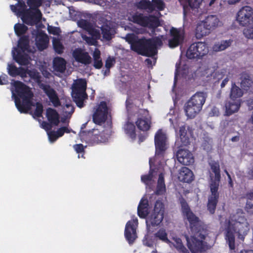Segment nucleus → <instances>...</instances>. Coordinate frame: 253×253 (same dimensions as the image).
<instances>
[{
  "instance_id": "4d7b16f0",
  "label": "nucleus",
  "mask_w": 253,
  "mask_h": 253,
  "mask_svg": "<svg viewBox=\"0 0 253 253\" xmlns=\"http://www.w3.org/2000/svg\"><path fill=\"white\" fill-rule=\"evenodd\" d=\"M74 148L78 153H82L84 149L83 145L81 144L75 145Z\"/></svg>"
},
{
  "instance_id": "c03bdc74",
  "label": "nucleus",
  "mask_w": 253,
  "mask_h": 253,
  "mask_svg": "<svg viewBox=\"0 0 253 253\" xmlns=\"http://www.w3.org/2000/svg\"><path fill=\"white\" fill-rule=\"evenodd\" d=\"M154 171L150 170V172L147 175H144L141 176V181L144 183L147 186L150 185L153 182V178L154 175L153 174Z\"/></svg>"
},
{
  "instance_id": "bf43d9fd",
  "label": "nucleus",
  "mask_w": 253,
  "mask_h": 253,
  "mask_svg": "<svg viewBox=\"0 0 253 253\" xmlns=\"http://www.w3.org/2000/svg\"><path fill=\"white\" fill-rule=\"evenodd\" d=\"M7 76L4 75H1L0 76V84H7L8 81L6 80Z\"/></svg>"
},
{
  "instance_id": "b1692460",
  "label": "nucleus",
  "mask_w": 253,
  "mask_h": 253,
  "mask_svg": "<svg viewBox=\"0 0 253 253\" xmlns=\"http://www.w3.org/2000/svg\"><path fill=\"white\" fill-rule=\"evenodd\" d=\"M241 104V100H231L226 102L225 104V115L230 116L237 112L240 108Z\"/></svg>"
},
{
  "instance_id": "4c0bfd02",
  "label": "nucleus",
  "mask_w": 253,
  "mask_h": 253,
  "mask_svg": "<svg viewBox=\"0 0 253 253\" xmlns=\"http://www.w3.org/2000/svg\"><path fill=\"white\" fill-rule=\"evenodd\" d=\"M199 71L202 76L209 78L213 75L214 69L209 65L203 64L200 67Z\"/></svg>"
},
{
  "instance_id": "864d4df0",
  "label": "nucleus",
  "mask_w": 253,
  "mask_h": 253,
  "mask_svg": "<svg viewBox=\"0 0 253 253\" xmlns=\"http://www.w3.org/2000/svg\"><path fill=\"white\" fill-rule=\"evenodd\" d=\"M48 31L49 33L58 35L60 33V30L59 28L48 26L47 27Z\"/></svg>"
},
{
  "instance_id": "f8f14e48",
  "label": "nucleus",
  "mask_w": 253,
  "mask_h": 253,
  "mask_svg": "<svg viewBox=\"0 0 253 253\" xmlns=\"http://www.w3.org/2000/svg\"><path fill=\"white\" fill-rule=\"evenodd\" d=\"M129 21L137 23L143 27L155 28L160 25V22L157 17L153 16H145L142 14L135 13L128 17Z\"/></svg>"
},
{
  "instance_id": "9b49d317",
  "label": "nucleus",
  "mask_w": 253,
  "mask_h": 253,
  "mask_svg": "<svg viewBox=\"0 0 253 253\" xmlns=\"http://www.w3.org/2000/svg\"><path fill=\"white\" fill-rule=\"evenodd\" d=\"M78 25L81 28L87 31L88 34L92 36V37H90L82 35V37L83 40L89 45H95L97 42L96 39L99 38L100 36V30L92 27L86 20L83 19L79 20L78 22Z\"/></svg>"
},
{
  "instance_id": "0eeeda50",
  "label": "nucleus",
  "mask_w": 253,
  "mask_h": 253,
  "mask_svg": "<svg viewBox=\"0 0 253 253\" xmlns=\"http://www.w3.org/2000/svg\"><path fill=\"white\" fill-rule=\"evenodd\" d=\"M211 168L214 174V176L211 174V182L210 183V190L211 194L208 200V208L211 213H213L218 201L219 196L217 192L219 183L220 178L219 165L218 163L213 162L210 163Z\"/></svg>"
},
{
  "instance_id": "ddd939ff",
  "label": "nucleus",
  "mask_w": 253,
  "mask_h": 253,
  "mask_svg": "<svg viewBox=\"0 0 253 253\" xmlns=\"http://www.w3.org/2000/svg\"><path fill=\"white\" fill-rule=\"evenodd\" d=\"M110 116V108L106 102H101L96 105L93 114V121L94 123L101 125Z\"/></svg>"
},
{
  "instance_id": "6e6d98bb",
  "label": "nucleus",
  "mask_w": 253,
  "mask_h": 253,
  "mask_svg": "<svg viewBox=\"0 0 253 253\" xmlns=\"http://www.w3.org/2000/svg\"><path fill=\"white\" fill-rule=\"evenodd\" d=\"M106 0H89L90 2L103 6L105 5Z\"/></svg>"
},
{
  "instance_id": "680f3d73",
  "label": "nucleus",
  "mask_w": 253,
  "mask_h": 253,
  "mask_svg": "<svg viewBox=\"0 0 253 253\" xmlns=\"http://www.w3.org/2000/svg\"><path fill=\"white\" fill-rule=\"evenodd\" d=\"M93 59L100 58V52L96 48L93 51Z\"/></svg>"
},
{
  "instance_id": "c9c22d12",
  "label": "nucleus",
  "mask_w": 253,
  "mask_h": 253,
  "mask_svg": "<svg viewBox=\"0 0 253 253\" xmlns=\"http://www.w3.org/2000/svg\"><path fill=\"white\" fill-rule=\"evenodd\" d=\"M171 244V248H175L180 253H189L186 249L184 247L181 240L177 237H173L172 241H170Z\"/></svg>"
},
{
  "instance_id": "603ef678",
  "label": "nucleus",
  "mask_w": 253,
  "mask_h": 253,
  "mask_svg": "<svg viewBox=\"0 0 253 253\" xmlns=\"http://www.w3.org/2000/svg\"><path fill=\"white\" fill-rule=\"evenodd\" d=\"M43 111V107L42 104L37 103L36 105V109L34 112V115L37 117H40L42 115Z\"/></svg>"
},
{
  "instance_id": "aec40b11",
  "label": "nucleus",
  "mask_w": 253,
  "mask_h": 253,
  "mask_svg": "<svg viewBox=\"0 0 253 253\" xmlns=\"http://www.w3.org/2000/svg\"><path fill=\"white\" fill-rule=\"evenodd\" d=\"M178 161L185 165H189L194 163L193 155L187 150L180 149L177 153Z\"/></svg>"
},
{
  "instance_id": "a211bd4d",
  "label": "nucleus",
  "mask_w": 253,
  "mask_h": 253,
  "mask_svg": "<svg viewBox=\"0 0 253 253\" xmlns=\"http://www.w3.org/2000/svg\"><path fill=\"white\" fill-rule=\"evenodd\" d=\"M137 224V219L135 218L128 221L126 224L125 234L129 244L133 243L137 238L136 230Z\"/></svg>"
},
{
  "instance_id": "423d86ee",
  "label": "nucleus",
  "mask_w": 253,
  "mask_h": 253,
  "mask_svg": "<svg viewBox=\"0 0 253 253\" xmlns=\"http://www.w3.org/2000/svg\"><path fill=\"white\" fill-rule=\"evenodd\" d=\"M27 4L32 10L26 9V5L23 2L19 1V9L16 15L21 17L22 21L27 24L34 25L40 22L42 13L37 8L42 4L41 0H28Z\"/></svg>"
},
{
  "instance_id": "72a5a7b5",
  "label": "nucleus",
  "mask_w": 253,
  "mask_h": 253,
  "mask_svg": "<svg viewBox=\"0 0 253 253\" xmlns=\"http://www.w3.org/2000/svg\"><path fill=\"white\" fill-rule=\"evenodd\" d=\"M138 214L142 218H145L148 213V202L146 199L142 198L138 207Z\"/></svg>"
},
{
  "instance_id": "e433bc0d",
  "label": "nucleus",
  "mask_w": 253,
  "mask_h": 253,
  "mask_svg": "<svg viewBox=\"0 0 253 253\" xmlns=\"http://www.w3.org/2000/svg\"><path fill=\"white\" fill-rule=\"evenodd\" d=\"M180 66V67H178L177 64L176 65V72L174 77L175 82L177 80L178 76L181 75L182 77H186L189 73V68L187 65L182 64L181 62Z\"/></svg>"
},
{
  "instance_id": "4468645a",
  "label": "nucleus",
  "mask_w": 253,
  "mask_h": 253,
  "mask_svg": "<svg viewBox=\"0 0 253 253\" xmlns=\"http://www.w3.org/2000/svg\"><path fill=\"white\" fill-rule=\"evenodd\" d=\"M236 20L242 26L253 24V8L250 6L242 7L237 13Z\"/></svg>"
},
{
  "instance_id": "7c9ffc66",
  "label": "nucleus",
  "mask_w": 253,
  "mask_h": 253,
  "mask_svg": "<svg viewBox=\"0 0 253 253\" xmlns=\"http://www.w3.org/2000/svg\"><path fill=\"white\" fill-rule=\"evenodd\" d=\"M46 116L50 123L55 126L58 125L59 122V115L55 109L47 108L46 111Z\"/></svg>"
},
{
  "instance_id": "774afa93",
  "label": "nucleus",
  "mask_w": 253,
  "mask_h": 253,
  "mask_svg": "<svg viewBox=\"0 0 253 253\" xmlns=\"http://www.w3.org/2000/svg\"><path fill=\"white\" fill-rule=\"evenodd\" d=\"M248 105L250 109H253V98L248 101Z\"/></svg>"
},
{
  "instance_id": "a878e982",
  "label": "nucleus",
  "mask_w": 253,
  "mask_h": 253,
  "mask_svg": "<svg viewBox=\"0 0 253 253\" xmlns=\"http://www.w3.org/2000/svg\"><path fill=\"white\" fill-rule=\"evenodd\" d=\"M111 126L109 125L107 129L101 132H98V128L94 129L93 131V139L97 142H105L107 140L110 134Z\"/></svg>"
},
{
  "instance_id": "f3484780",
  "label": "nucleus",
  "mask_w": 253,
  "mask_h": 253,
  "mask_svg": "<svg viewBox=\"0 0 253 253\" xmlns=\"http://www.w3.org/2000/svg\"><path fill=\"white\" fill-rule=\"evenodd\" d=\"M184 33L182 29L172 28L170 30L169 45L173 48L179 45L184 40Z\"/></svg>"
},
{
  "instance_id": "a18cd8bd",
  "label": "nucleus",
  "mask_w": 253,
  "mask_h": 253,
  "mask_svg": "<svg viewBox=\"0 0 253 253\" xmlns=\"http://www.w3.org/2000/svg\"><path fill=\"white\" fill-rule=\"evenodd\" d=\"M14 28L16 34L18 36L25 34L27 30V27L23 24H16Z\"/></svg>"
},
{
  "instance_id": "dca6fc26",
  "label": "nucleus",
  "mask_w": 253,
  "mask_h": 253,
  "mask_svg": "<svg viewBox=\"0 0 253 253\" xmlns=\"http://www.w3.org/2000/svg\"><path fill=\"white\" fill-rule=\"evenodd\" d=\"M164 206L162 202L157 201L154 212L147 219V223L151 224L152 226H156L160 224L164 218Z\"/></svg>"
},
{
  "instance_id": "1a4fd4ad",
  "label": "nucleus",
  "mask_w": 253,
  "mask_h": 253,
  "mask_svg": "<svg viewBox=\"0 0 253 253\" xmlns=\"http://www.w3.org/2000/svg\"><path fill=\"white\" fill-rule=\"evenodd\" d=\"M86 87V82L83 79L75 81L72 86V97L77 105L80 108L84 106V101L87 97L85 93Z\"/></svg>"
},
{
  "instance_id": "6ab92c4d",
  "label": "nucleus",
  "mask_w": 253,
  "mask_h": 253,
  "mask_svg": "<svg viewBox=\"0 0 253 253\" xmlns=\"http://www.w3.org/2000/svg\"><path fill=\"white\" fill-rule=\"evenodd\" d=\"M156 153L160 154L167 149V137L165 132L161 129L158 130L155 135Z\"/></svg>"
},
{
  "instance_id": "338daca9",
  "label": "nucleus",
  "mask_w": 253,
  "mask_h": 253,
  "mask_svg": "<svg viewBox=\"0 0 253 253\" xmlns=\"http://www.w3.org/2000/svg\"><path fill=\"white\" fill-rule=\"evenodd\" d=\"M229 81V78L228 77L225 78L222 82L221 84V87H224Z\"/></svg>"
},
{
  "instance_id": "3c124183",
  "label": "nucleus",
  "mask_w": 253,
  "mask_h": 253,
  "mask_svg": "<svg viewBox=\"0 0 253 253\" xmlns=\"http://www.w3.org/2000/svg\"><path fill=\"white\" fill-rule=\"evenodd\" d=\"M153 6H155L159 10H162L165 7V3L162 0H152Z\"/></svg>"
},
{
  "instance_id": "393cba45",
  "label": "nucleus",
  "mask_w": 253,
  "mask_h": 253,
  "mask_svg": "<svg viewBox=\"0 0 253 253\" xmlns=\"http://www.w3.org/2000/svg\"><path fill=\"white\" fill-rule=\"evenodd\" d=\"M203 21L211 32L222 24L217 16L214 15L207 16Z\"/></svg>"
},
{
  "instance_id": "f704fd0d",
  "label": "nucleus",
  "mask_w": 253,
  "mask_h": 253,
  "mask_svg": "<svg viewBox=\"0 0 253 253\" xmlns=\"http://www.w3.org/2000/svg\"><path fill=\"white\" fill-rule=\"evenodd\" d=\"M110 23L109 22H107L100 28L98 27L97 28L99 29H100L103 38L107 40H109L112 38V36L114 33V29L110 27Z\"/></svg>"
},
{
  "instance_id": "7ed1b4c3",
  "label": "nucleus",
  "mask_w": 253,
  "mask_h": 253,
  "mask_svg": "<svg viewBox=\"0 0 253 253\" xmlns=\"http://www.w3.org/2000/svg\"><path fill=\"white\" fill-rule=\"evenodd\" d=\"M125 39L134 51L143 55L152 56L156 54L157 47L162 44L165 38L161 36L153 39H138L134 34H129L126 36Z\"/></svg>"
},
{
  "instance_id": "5701e85b",
  "label": "nucleus",
  "mask_w": 253,
  "mask_h": 253,
  "mask_svg": "<svg viewBox=\"0 0 253 253\" xmlns=\"http://www.w3.org/2000/svg\"><path fill=\"white\" fill-rule=\"evenodd\" d=\"M53 69L55 74L59 76L64 73L66 69V61L61 57L54 58L53 60Z\"/></svg>"
},
{
  "instance_id": "0e129e2a",
  "label": "nucleus",
  "mask_w": 253,
  "mask_h": 253,
  "mask_svg": "<svg viewBox=\"0 0 253 253\" xmlns=\"http://www.w3.org/2000/svg\"><path fill=\"white\" fill-rule=\"evenodd\" d=\"M42 127L44 129L47 130L50 129V125L46 122H43L41 124Z\"/></svg>"
},
{
  "instance_id": "cd10ccee",
  "label": "nucleus",
  "mask_w": 253,
  "mask_h": 253,
  "mask_svg": "<svg viewBox=\"0 0 253 253\" xmlns=\"http://www.w3.org/2000/svg\"><path fill=\"white\" fill-rule=\"evenodd\" d=\"M191 135V132L188 128L186 129L185 126L180 127L179 129V140L181 144H180V145L186 146L189 144Z\"/></svg>"
},
{
  "instance_id": "9d476101",
  "label": "nucleus",
  "mask_w": 253,
  "mask_h": 253,
  "mask_svg": "<svg viewBox=\"0 0 253 253\" xmlns=\"http://www.w3.org/2000/svg\"><path fill=\"white\" fill-rule=\"evenodd\" d=\"M28 38L26 37H22L19 41L18 46L23 52V54H22L20 52L17 51L15 48L12 51L13 58L21 65H27L30 63L31 58L25 52L26 51H28Z\"/></svg>"
},
{
  "instance_id": "e2e57ef3",
  "label": "nucleus",
  "mask_w": 253,
  "mask_h": 253,
  "mask_svg": "<svg viewBox=\"0 0 253 253\" xmlns=\"http://www.w3.org/2000/svg\"><path fill=\"white\" fill-rule=\"evenodd\" d=\"M247 211L251 214L253 213V205L247 203L246 206Z\"/></svg>"
},
{
  "instance_id": "ea45409f",
  "label": "nucleus",
  "mask_w": 253,
  "mask_h": 253,
  "mask_svg": "<svg viewBox=\"0 0 253 253\" xmlns=\"http://www.w3.org/2000/svg\"><path fill=\"white\" fill-rule=\"evenodd\" d=\"M124 130L126 133L127 134L131 139H133L135 138V127L132 123L129 122L126 123L124 126Z\"/></svg>"
},
{
  "instance_id": "f257e3e1",
  "label": "nucleus",
  "mask_w": 253,
  "mask_h": 253,
  "mask_svg": "<svg viewBox=\"0 0 253 253\" xmlns=\"http://www.w3.org/2000/svg\"><path fill=\"white\" fill-rule=\"evenodd\" d=\"M183 215L189 222L192 234L190 238L186 237L187 246L192 253H201L205 249L203 240L205 238L207 231L205 226L191 211L184 200L180 201Z\"/></svg>"
},
{
  "instance_id": "69168bd1",
  "label": "nucleus",
  "mask_w": 253,
  "mask_h": 253,
  "mask_svg": "<svg viewBox=\"0 0 253 253\" xmlns=\"http://www.w3.org/2000/svg\"><path fill=\"white\" fill-rule=\"evenodd\" d=\"M241 0H225V1L228 4H235L239 3Z\"/></svg>"
},
{
  "instance_id": "5fc2aeb1",
  "label": "nucleus",
  "mask_w": 253,
  "mask_h": 253,
  "mask_svg": "<svg viewBox=\"0 0 253 253\" xmlns=\"http://www.w3.org/2000/svg\"><path fill=\"white\" fill-rule=\"evenodd\" d=\"M102 62L101 58L94 59V66L97 69H100L102 66Z\"/></svg>"
},
{
  "instance_id": "20e7f679",
  "label": "nucleus",
  "mask_w": 253,
  "mask_h": 253,
  "mask_svg": "<svg viewBox=\"0 0 253 253\" xmlns=\"http://www.w3.org/2000/svg\"><path fill=\"white\" fill-rule=\"evenodd\" d=\"M12 97L14 99L15 105L21 113H27L34 106L33 93L30 88L19 81L11 83Z\"/></svg>"
},
{
  "instance_id": "6e6552de",
  "label": "nucleus",
  "mask_w": 253,
  "mask_h": 253,
  "mask_svg": "<svg viewBox=\"0 0 253 253\" xmlns=\"http://www.w3.org/2000/svg\"><path fill=\"white\" fill-rule=\"evenodd\" d=\"M207 95L204 92H197L193 95L184 105L186 116L190 119L194 118L201 111L205 103Z\"/></svg>"
},
{
  "instance_id": "c756f323",
  "label": "nucleus",
  "mask_w": 253,
  "mask_h": 253,
  "mask_svg": "<svg viewBox=\"0 0 253 253\" xmlns=\"http://www.w3.org/2000/svg\"><path fill=\"white\" fill-rule=\"evenodd\" d=\"M211 33L210 30L207 27L205 23L202 20L198 23L195 35L198 39H201Z\"/></svg>"
},
{
  "instance_id": "49530a36",
  "label": "nucleus",
  "mask_w": 253,
  "mask_h": 253,
  "mask_svg": "<svg viewBox=\"0 0 253 253\" xmlns=\"http://www.w3.org/2000/svg\"><path fill=\"white\" fill-rule=\"evenodd\" d=\"M53 45L54 50L58 54H61L63 52L64 47L59 40L56 38H53Z\"/></svg>"
},
{
  "instance_id": "79ce46f5",
  "label": "nucleus",
  "mask_w": 253,
  "mask_h": 253,
  "mask_svg": "<svg viewBox=\"0 0 253 253\" xmlns=\"http://www.w3.org/2000/svg\"><path fill=\"white\" fill-rule=\"evenodd\" d=\"M166 191L165 184L164 183V176L162 174L159 175L158 181V185L156 190L157 194H162Z\"/></svg>"
},
{
  "instance_id": "a19ab883",
  "label": "nucleus",
  "mask_w": 253,
  "mask_h": 253,
  "mask_svg": "<svg viewBox=\"0 0 253 253\" xmlns=\"http://www.w3.org/2000/svg\"><path fill=\"white\" fill-rule=\"evenodd\" d=\"M138 7L139 8L146 10L147 11L151 12L154 8L151 1L146 0H142L138 4Z\"/></svg>"
},
{
  "instance_id": "39448f33",
  "label": "nucleus",
  "mask_w": 253,
  "mask_h": 253,
  "mask_svg": "<svg viewBox=\"0 0 253 253\" xmlns=\"http://www.w3.org/2000/svg\"><path fill=\"white\" fill-rule=\"evenodd\" d=\"M8 74L13 77L19 75L22 78H24L28 74L32 78L35 79L39 85L42 88L49 98L50 102L55 107L60 105V102L56 91L47 84L41 82V77L39 73L33 70L25 69L24 68H17L12 64H8L7 67Z\"/></svg>"
},
{
  "instance_id": "de8ad7c7",
  "label": "nucleus",
  "mask_w": 253,
  "mask_h": 253,
  "mask_svg": "<svg viewBox=\"0 0 253 253\" xmlns=\"http://www.w3.org/2000/svg\"><path fill=\"white\" fill-rule=\"evenodd\" d=\"M244 36L248 39H253V24L243 30Z\"/></svg>"
},
{
  "instance_id": "473e14b6",
  "label": "nucleus",
  "mask_w": 253,
  "mask_h": 253,
  "mask_svg": "<svg viewBox=\"0 0 253 253\" xmlns=\"http://www.w3.org/2000/svg\"><path fill=\"white\" fill-rule=\"evenodd\" d=\"M244 94L243 90L235 84H232L230 89L229 97L232 101H236L237 100H241V98Z\"/></svg>"
},
{
  "instance_id": "bb28decb",
  "label": "nucleus",
  "mask_w": 253,
  "mask_h": 253,
  "mask_svg": "<svg viewBox=\"0 0 253 253\" xmlns=\"http://www.w3.org/2000/svg\"><path fill=\"white\" fill-rule=\"evenodd\" d=\"M36 44L39 49H45L48 44V38L46 35L42 32H38L35 39Z\"/></svg>"
},
{
  "instance_id": "2eb2a0df",
  "label": "nucleus",
  "mask_w": 253,
  "mask_h": 253,
  "mask_svg": "<svg viewBox=\"0 0 253 253\" xmlns=\"http://www.w3.org/2000/svg\"><path fill=\"white\" fill-rule=\"evenodd\" d=\"M209 48L205 42H198L192 44L186 52V56L189 59L202 57L208 53Z\"/></svg>"
},
{
  "instance_id": "4be33fe9",
  "label": "nucleus",
  "mask_w": 253,
  "mask_h": 253,
  "mask_svg": "<svg viewBox=\"0 0 253 253\" xmlns=\"http://www.w3.org/2000/svg\"><path fill=\"white\" fill-rule=\"evenodd\" d=\"M145 117H141L137 119L136 125L141 130L145 131L148 130L151 125V117L148 114L147 111L145 112Z\"/></svg>"
},
{
  "instance_id": "8fccbe9b",
  "label": "nucleus",
  "mask_w": 253,
  "mask_h": 253,
  "mask_svg": "<svg viewBox=\"0 0 253 253\" xmlns=\"http://www.w3.org/2000/svg\"><path fill=\"white\" fill-rule=\"evenodd\" d=\"M241 86L245 90L249 88L253 84V82L249 78H245L241 82Z\"/></svg>"
},
{
  "instance_id": "052dcab7",
  "label": "nucleus",
  "mask_w": 253,
  "mask_h": 253,
  "mask_svg": "<svg viewBox=\"0 0 253 253\" xmlns=\"http://www.w3.org/2000/svg\"><path fill=\"white\" fill-rule=\"evenodd\" d=\"M18 0V3H17V4H16V5H10L11 10L13 12H14L16 14V13L17 12V11H18V9H19V6H18L19 1L21 2L20 0Z\"/></svg>"
},
{
  "instance_id": "412c9836",
  "label": "nucleus",
  "mask_w": 253,
  "mask_h": 253,
  "mask_svg": "<svg viewBox=\"0 0 253 253\" xmlns=\"http://www.w3.org/2000/svg\"><path fill=\"white\" fill-rule=\"evenodd\" d=\"M75 59L81 63L88 64L91 63V58L87 52L81 49H76L73 52Z\"/></svg>"
},
{
  "instance_id": "f03ea898",
  "label": "nucleus",
  "mask_w": 253,
  "mask_h": 253,
  "mask_svg": "<svg viewBox=\"0 0 253 253\" xmlns=\"http://www.w3.org/2000/svg\"><path fill=\"white\" fill-rule=\"evenodd\" d=\"M225 240L230 250L235 249L234 234L237 239L244 241L250 229V224L242 210H238L236 212L231 215L226 221Z\"/></svg>"
},
{
  "instance_id": "c85d7f7f",
  "label": "nucleus",
  "mask_w": 253,
  "mask_h": 253,
  "mask_svg": "<svg viewBox=\"0 0 253 253\" xmlns=\"http://www.w3.org/2000/svg\"><path fill=\"white\" fill-rule=\"evenodd\" d=\"M192 171L186 167H182L179 171L178 179L181 181L190 182L193 180Z\"/></svg>"
},
{
  "instance_id": "58836bf2",
  "label": "nucleus",
  "mask_w": 253,
  "mask_h": 253,
  "mask_svg": "<svg viewBox=\"0 0 253 253\" xmlns=\"http://www.w3.org/2000/svg\"><path fill=\"white\" fill-rule=\"evenodd\" d=\"M231 40L223 41L215 43L213 46V50L215 51H220L229 47L232 43Z\"/></svg>"
},
{
  "instance_id": "2f4dec72",
  "label": "nucleus",
  "mask_w": 253,
  "mask_h": 253,
  "mask_svg": "<svg viewBox=\"0 0 253 253\" xmlns=\"http://www.w3.org/2000/svg\"><path fill=\"white\" fill-rule=\"evenodd\" d=\"M69 129L66 126L59 128L57 131H50L47 132L49 140L50 142L55 141L58 137L63 135L65 132L69 133Z\"/></svg>"
},
{
  "instance_id": "13d9d810",
  "label": "nucleus",
  "mask_w": 253,
  "mask_h": 253,
  "mask_svg": "<svg viewBox=\"0 0 253 253\" xmlns=\"http://www.w3.org/2000/svg\"><path fill=\"white\" fill-rule=\"evenodd\" d=\"M115 61L113 58H109L106 61L105 66L107 68L109 69L112 66Z\"/></svg>"
},
{
  "instance_id": "37998d69",
  "label": "nucleus",
  "mask_w": 253,
  "mask_h": 253,
  "mask_svg": "<svg viewBox=\"0 0 253 253\" xmlns=\"http://www.w3.org/2000/svg\"><path fill=\"white\" fill-rule=\"evenodd\" d=\"M155 236L161 240L169 244L170 247H171V244L170 243V240L168 239L167 233L166 230L163 229H160L156 234Z\"/></svg>"
},
{
  "instance_id": "09e8293b",
  "label": "nucleus",
  "mask_w": 253,
  "mask_h": 253,
  "mask_svg": "<svg viewBox=\"0 0 253 253\" xmlns=\"http://www.w3.org/2000/svg\"><path fill=\"white\" fill-rule=\"evenodd\" d=\"M203 0H187L190 7L192 8H198L202 4Z\"/></svg>"
}]
</instances>
